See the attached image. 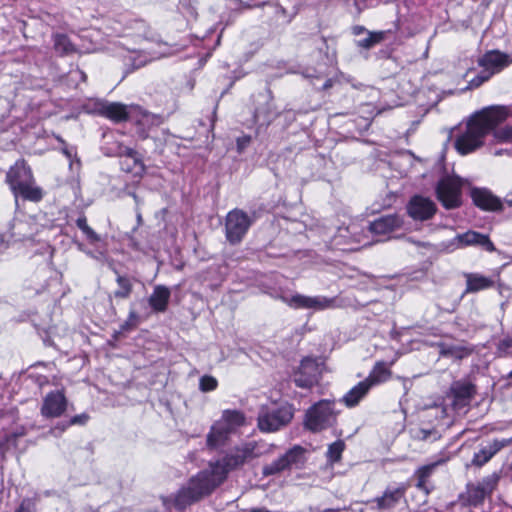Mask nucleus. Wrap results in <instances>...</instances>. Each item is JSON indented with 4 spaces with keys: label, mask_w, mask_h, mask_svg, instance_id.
Segmentation results:
<instances>
[{
    "label": "nucleus",
    "mask_w": 512,
    "mask_h": 512,
    "mask_svg": "<svg viewBox=\"0 0 512 512\" xmlns=\"http://www.w3.org/2000/svg\"><path fill=\"white\" fill-rule=\"evenodd\" d=\"M508 116L504 107L484 108L468 119L465 128L455 139V148L461 155H467L484 145L485 137Z\"/></svg>",
    "instance_id": "obj_1"
},
{
    "label": "nucleus",
    "mask_w": 512,
    "mask_h": 512,
    "mask_svg": "<svg viewBox=\"0 0 512 512\" xmlns=\"http://www.w3.org/2000/svg\"><path fill=\"white\" fill-rule=\"evenodd\" d=\"M223 482V472L218 473L212 464L209 468L199 472L192 477L175 495L174 504L178 509L209 495L217 486Z\"/></svg>",
    "instance_id": "obj_2"
},
{
    "label": "nucleus",
    "mask_w": 512,
    "mask_h": 512,
    "mask_svg": "<svg viewBox=\"0 0 512 512\" xmlns=\"http://www.w3.org/2000/svg\"><path fill=\"white\" fill-rule=\"evenodd\" d=\"M6 182L16 200L19 196L32 202H39L43 198V190L35 185L32 171L24 161H17L9 169Z\"/></svg>",
    "instance_id": "obj_3"
},
{
    "label": "nucleus",
    "mask_w": 512,
    "mask_h": 512,
    "mask_svg": "<svg viewBox=\"0 0 512 512\" xmlns=\"http://www.w3.org/2000/svg\"><path fill=\"white\" fill-rule=\"evenodd\" d=\"M418 245L425 247L431 251L452 253L458 249L465 248L467 246L478 245L483 247L486 251H495V246L487 235L481 234L476 231H467L463 234H457L453 239L448 241H442L436 245L430 243H417Z\"/></svg>",
    "instance_id": "obj_4"
},
{
    "label": "nucleus",
    "mask_w": 512,
    "mask_h": 512,
    "mask_svg": "<svg viewBox=\"0 0 512 512\" xmlns=\"http://www.w3.org/2000/svg\"><path fill=\"white\" fill-rule=\"evenodd\" d=\"M262 453L263 451L259 449L258 443L248 442L231 451L222 459L211 462V464L218 473L223 472L224 481L229 471L243 465L246 461L261 456Z\"/></svg>",
    "instance_id": "obj_5"
},
{
    "label": "nucleus",
    "mask_w": 512,
    "mask_h": 512,
    "mask_svg": "<svg viewBox=\"0 0 512 512\" xmlns=\"http://www.w3.org/2000/svg\"><path fill=\"white\" fill-rule=\"evenodd\" d=\"M293 418L289 405L262 407L258 415V427L263 432H274L286 426Z\"/></svg>",
    "instance_id": "obj_6"
},
{
    "label": "nucleus",
    "mask_w": 512,
    "mask_h": 512,
    "mask_svg": "<svg viewBox=\"0 0 512 512\" xmlns=\"http://www.w3.org/2000/svg\"><path fill=\"white\" fill-rule=\"evenodd\" d=\"M254 219L242 209L235 208L225 218V237L231 245L239 244L252 226Z\"/></svg>",
    "instance_id": "obj_7"
},
{
    "label": "nucleus",
    "mask_w": 512,
    "mask_h": 512,
    "mask_svg": "<svg viewBox=\"0 0 512 512\" xmlns=\"http://www.w3.org/2000/svg\"><path fill=\"white\" fill-rule=\"evenodd\" d=\"M282 302L287 304L289 307L293 309H308L313 311H324L329 309L338 308L340 305L338 304L337 297H326L322 295L317 296H307L303 294L296 293L291 296L282 295L280 296Z\"/></svg>",
    "instance_id": "obj_8"
},
{
    "label": "nucleus",
    "mask_w": 512,
    "mask_h": 512,
    "mask_svg": "<svg viewBox=\"0 0 512 512\" xmlns=\"http://www.w3.org/2000/svg\"><path fill=\"white\" fill-rule=\"evenodd\" d=\"M499 476L496 473L484 477L477 483H469L464 493L460 495L463 505L478 506L481 505L485 498L490 496L496 489Z\"/></svg>",
    "instance_id": "obj_9"
},
{
    "label": "nucleus",
    "mask_w": 512,
    "mask_h": 512,
    "mask_svg": "<svg viewBox=\"0 0 512 512\" xmlns=\"http://www.w3.org/2000/svg\"><path fill=\"white\" fill-rule=\"evenodd\" d=\"M334 403L321 400L312 406L306 413L305 426L313 431H321L331 426L335 421Z\"/></svg>",
    "instance_id": "obj_10"
},
{
    "label": "nucleus",
    "mask_w": 512,
    "mask_h": 512,
    "mask_svg": "<svg viewBox=\"0 0 512 512\" xmlns=\"http://www.w3.org/2000/svg\"><path fill=\"white\" fill-rule=\"evenodd\" d=\"M462 181L457 176H445L436 186L437 199L446 209H455L461 205Z\"/></svg>",
    "instance_id": "obj_11"
},
{
    "label": "nucleus",
    "mask_w": 512,
    "mask_h": 512,
    "mask_svg": "<svg viewBox=\"0 0 512 512\" xmlns=\"http://www.w3.org/2000/svg\"><path fill=\"white\" fill-rule=\"evenodd\" d=\"M98 113L114 122H122L131 119L137 106H127L118 102L99 101L96 103Z\"/></svg>",
    "instance_id": "obj_12"
},
{
    "label": "nucleus",
    "mask_w": 512,
    "mask_h": 512,
    "mask_svg": "<svg viewBox=\"0 0 512 512\" xmlns=\"http://www.w3.org/2000/svg\"><path fill=\"white\" fill-rule=\"evenodd\" d=\"M320 374L321 367L317 360L307 357L302 360L294 382L300 388H310L318 382Z\"/></svg>",
    "instance_id": "obj_13"
},
{
    "label": "nucleus",
    "mask_w": 512,
    "mask_h": 512,
    "mask_svg": "<svg viewBox=\"0 0 512 512\" xmlns=\"http://www.w3.org/2000/svg\"><path fill=\"white\" fill-rule=\"evenodd\" d=\"M437 211L436 204L427 197L413 196L407 204L408 215L417 221L431 219Z\"/></svg>",
    "instance_id": "obj_14"
},
{
    "label": "nucleus",
    "mask_w": 512,
    "mask_h": 512,
    "mask_svg": "<svg viewBox=\"0 0 512 512\" xmlns=\"http://www.w3.org/2000/svg\"><path fill=\"white\" fill-rule=\"evenodd\" d=\"M68 406V401L62 391H51L43 398L41 415L44 418H58L62 416Z\"/></svg>",
    "instance_id": "obj_15"
},
{
    "label": "nucleus",
    "mask_w": 512,
    "mask_h": 512,
    "mask_svg": "<svg viewBox=\"0 0 512 512\" xmlns=\"http://www.w3.org/2000/svg\"><path fill=\"white\" fill-rule=\"evenodd\" d=\"M278 115L279 112L273 102L271 91L267 89L264 93L259 94L258 105L254 111L255 121L260 125L268 126Z\"/></svg>",
    "instance_id": "obj_16"
},
{
    "label": "nucleus",
    "mask_w": 512,
    "mask_h": 512,
    "mask_svg": "<svg viewBox=\"0 0 512 512\" xmlns=\"http://www.w3.org/2000/svg\"><path fill=\"white\" fill-rule=\"evenodd\" d=\"M407 485L400 483L396 486H388L383 494L374 498L371 503L375 504L378 510H390L395 508L404 498Z\"/></svg>",
    "instance_id": "obj_17"
},
{
    "label": "nucleus",
    "mask_w": 512,
    "mask_h": 512,
    "mask_svg": "<svg viewBox=\"0 0 512 512\" xmlns=\"http://www.w3.org/2000/svg\"><path fill=\"white\" fill-rule=\"evenodd\" d=\"M512 445L511 438L493 439L486 444L481 445L478 452L474 453L472 463L475 466L481 467L489 462L499 451L503 448Z\"/></svg>",
    "instance_id": "obj_18"
},
{
    "label": "nucleus",
    "mask_w": 512,
    "mask_h": 512,
    "mask_svg": "<svg viewBox=\"0 0 512 512\" xmlns=\"http://www.w3.org/2000/svg\"><path fill=\"white\" fill-rule=\"evenodd\" d=\"M301 447H294L287 451L284 455L280 456L277 460L263 467L262 473L264 476L278 474L285 469H288L292 464L299 461L302 455Z\"/></svg>",
    "instance_id": "obj_19"
},
{
    "label": "nucleus",
    "mask_w": 512,
    "mask_h": 512,
    "mask_svg": "<svg viewBox=\"0 0 512 512\" xmlns=\"http://www.w3.org/2000/svg\"><path fill=\"white\" fill-rule=\"evenodd\" d=\"M471 197L474 204L482 210L496 212L503 209L502 201L488 189L473 188L471 190Z\"/></svg>",
    "instance_id": "obj_20"
},
{
    "label": "nucleus",
    "mask_w": 512,
    "mask_h": 512,
    "mask_svg": "<svg viewBox=\"0 0 512 512\" xmlns=\"http://www.w3.org/2000/svg\"><path fill=\"white\" fill-rule=\"evenodd\" d=\"M511 62L512 59L509 55L494 50L487 52L479 59V66L484 68L486 71L491 72V75L493 76L507 67Z\"/></svg>",
    "instance_id": "obj_21"
},
{
    "label": "nucleus",
    "mask_w": 512,
    "mask_h": 512,
    "mask_svg": "<svg viewBox=\"0 0 512 512\" xmlns=\"http://www.w3.org/2000/svg\"><path fill=\"white\" fill-rule=\"evenodd\" d=\"M451 392L453 394V404L456 408L460 409L469 405L473 396L476 393L475 386L466 380H460L451 386Z\"/></svg>",
    "instance_id": "obj_22"
},
{
    "label": "nucleus",
    "mask_w": 512,
    "mask_h": 512,
    "mask_svg": "<svg viewBox=\"0 0 512 512\" xmlns=\"http://www.w3.org/2000/svg\"><path fill=\"white\" fill-rule=\"evenodd\" d=\"M402 219L396 214L382 216L370 224V231L374 234L385 235L402 226Z\"/></svg>",
    "instance_id": "obj_23"
},
{
    "label": "nucleus",
    "mask_w": 512,
    "mask_h": 512,
    "mask_svg": "<svg viewBox=\"0 0 512 512\" xmlns=\"http://www.w3.org/2000/svg\"><path fill=\"white\" fill-rule=\"evenodd\" d=\"M171 297L170 289L165 285H156L148 298L151 309L156 313H163L167 310Z\"/></svg>",
    "instance_id": "obj_24"
},
{
    "label": "nucleus",
    "mask_w": 512,
    "mask_h": 512,
    "mask_svg": "<svg viewBox=\"0 0 512 512\" xmlns=\"http://www.w3.org/2000/svg\"><path fill=\"white\" fill-rule=\"evenodd\" d=\"M464 278L466 280V294L492 288L495 284V280L492 277H487L480 273H464Z\"/></svg>",
    "instance_id": "obj_25"
},
{
    "label": "nucleus",
    "mask_w": 512,
    "mask_h": 512,
    "mask_svg": "<svg viewBox=\"0 0 512 512\" xmlns=\"http://www.w3.org/2000/svg\"><path fill=\"white\" fill-rule=\"evenodd\" d=\"M233 432L226 426L224 422L216 421L207 435V446L215 449L226 444Z\"/></svg>",
    "instance_id": "obj_26"
},
{
    "label": "nucleus",
    "mask_w": 512,
    "mask_h": 512,
    "mask_svg": "<svg viewBox=\"0 0 512 512\" xmlns=\"http://www.w3.org/2000/svg\"><path fill=\"white\" fill-rule=\"evenodd\" d=\"M371 387L365 380L352 387L342 398V402L349 408L355 407L367 395Z\"/></svg>",
    "instance_id": "obj_27"
},
{
    "label": "nucleus",
    "mask_w": 512,
    "mask_h": 512,
    "mask_svg": "<svg viewBox=\"0 0 512 512\" xmlns=\"http://www.w3.org/2000/svg\"><path fill=\"white\" fill-rule=\"evenodd\" d=\"M439 353L443 357H450L454 359H464L468 357L472 353V348L465 346L463 344H449V343H441L439 344Z\"/></svg>",
    "instance_id": "obj_28"
},
{
    "label": "nucleus",
    "mask_w": 512,
    "mask_h": 512,
    "mask_svg": "<svg viewBox=\"0 0 512 512\" xmlns=\"http://www.w3.org/2000/svg\"><path fill=\"white\" fill-rule=\"evenodd\" d=\"M391 377L390 367L385 362H377L368 377L364 380L372 388L375 385L386 382Z\"/></svg>",
    "instance_id": "obj_29"
},
{
    "label": "nucleus",
    "mask_w": 512,
    "mask_h": 512,
    "mask_svg": "<svg viewBox=\"0 0 512 512\" xmlns=\"http://www.w3.org/2000/svg\"><path fill=\"white\" fill-rule=\"evenodd\" d=\"M115 154L120 157H126L127 160H131L133 162L132 167H128L127 171L134 170L136 173L142 172L144 170V164L141 159L138 157V154L135 150L130 147L119 144Z\"/></svg>",
    "instance_id": "obj_30"
},
{
    "label": "nucleus",
    "mask_w": 512,
    "mask_h": 512,
    "mask_svg": "<svg viewBox=\"0 0 512 512\" xmlns=\"http://www.w3.org/2000/svg\"><path fill=\"white\" fill-rule=\"evenodd\" d=\"M218 421L224 422V426L228 427L234 433L238 427L244 424L245 418L239 411L226 410Z\"/></svg>",
    "instance_id": "obj_31"
},
{
    "label": "nucleus",
    "mask_w": 512,
    "mask_h": 512,
    "mask_svg": "<svg viewBox=\"0 0 512 512\" xmlns=\"http://www.w3.org/2000/svg\"><path fill=\"white\" fill-rule=\"evenodd\" d=\"M439 462H434L428 465L421 466L416 471L417 484L416 486L428 493L427 482L429 477L433 474Z\"/></svg>",
    "instance_id": "obj_32"
},
{
    "label": "nucleus",
    "mask_w": 512,
    "mask_h": 512,
    "mask_svg": "<svg viewBox=\"0 0 512 512\" xmlns=\"http://www.w3.org/2000/svg\"><path fill=\"white\" fill-rule=\"evenodd\" d=\"M54 48L61 55H68L75 51V47L65 34H55L53 37Z\"/></svg>",
    "instance_id": "obj_33"
},
{
    "label": "nucleus",
    "mask_w": 512,
    "mask_h": 512,
    "mask_svg": "<svg viewBox=\"0 0 512 512\" xmlns=\"http://www.w3.org/2000/svg\"><path fill=\"white\" fill-rule=\"evenodd\" d=\"M385 38V33L380 32H367V36L363 39L355 41V45L363 49H371L376 44L382 42Z\"/></svg>",
    "instance_id": "obj_34"
},
{
    "label": "nucleus",
    "mask_w": 512,
    "mask_h": 512,
    "mask_svg": "<svg viewBox=\"0 0 512 512\" xmlns=\"http://www.w3.org/2000/svg\"><path fill=\"white\" fill-rule=\"evenodd\" d=\"M138 118V123L141 125H147V126H159L163 123V117L157 114L150 113L145 110H141L138 108L136 113Z\"/></svg>",
    "instance_id": "obj_35"
},
{
    "label": "nucleus",
    "mask_w": 512,
    "mask_h": 512,
    "mask_svg": "<svg viewBox=\"0 0 512 512\" xmlns=\"http://www.w3.org/2000/svg\"><path fill=\"white\" fill-rule=\"evenodd\" d=\"M116 282L119 286L117 290L114 291V296L120 299H126L130 296L132 292V283L130 279L126 276L117 275Z\"/></svg>",
    "instance_id": "obj_36"
},
{
    "label": "nucleus",
    "mask_w": 512,
    "mask_h": 512,
    "mask_svg": "<svg viewBox=\"0 0 512 512\" xmlns=\"http://www.w3.org/2000/svg\"><path fill=\"white\" fill-rule=\"evenodd\" d=\"M76 225L85 234L91 243H95L100 240L99 235L87 224V219L85 216L79 217L76 220Z\"/></svg>",
    "instance_id": "obj_37"
},
{
    "label": "nucleus",
    "mask_w": 512,
    "mask_h": 512,
    "mask_svg": "<svg viewBox=\"0 0 512 512\" xmlns=\"http://www.w3.org/2000/svg\"><path fill=\"white\" fill-rule=\"evenodd\" d=\"M345 444L342 440H338L329 445L327 450V458L330 462H338L341 459Z\"/></svg>",
    "instance_id": "obj_38"
},
{
    "label": "nucleus",
    "mask_w": 512,
    "mask_h": 512,
    "mask_svg": "<svg viewBox=\"0 0 512 512\" xmlns=\"http://www.w3.org/2000/svg\"><path fill=\"white\" fill-rule=\"evenodd\" d=\"M493 136L498 143L512 142V125H507L499 129H494Z\"/></svg>",
    "instance_id": "obj_39"
},
{
    "label": "nucleus",
    "mask_w": 512,
    "mask_h": 512,
    "mask_svg": "<svg viewBox=\"0 0 512 512\" xmlns=\"http://www.w3.org/2000/svg\"><path fill=\"white\" fill-rule=\"evenodd\" d=\"M217 386V379L211 375H204L199 380V389L204 393L214 391Z\"/></svg>",
    "instance_id": "obj_40"
},
{
    "label": "nucleus",
    "mask_w": 512,
    "mask_h": 512,
    "mask_svg": "<svg viewBox=\"0 0 512 512\" xmlns=\"http://www.w3.org/2000/svg\"><path fill=\"white\" fill-rule=\"evenodd\" d=\"M492 77L491 72L483 70L473 79L469 81L468 89H474L482 85L484 82L488 81Z\"/></svg>",
    "instance_id": "obj_41"
},
{
    "label": "nucleus",
    "mask_w": 512,
    "mask_h": 512,
    "mask_svg": "<svg viewBox=\"0 0 512 512\" xmlns=\"http://www.w3.org/2000/svg\"><path fill=\"white\" fill-rule=\"evenodd\" d=\"M128 60L131 62L132 69H138L148 62L147 56L140 52L130 53Z\"/></svg>",
    "instance_id": "obj_42"
},
{
    "label": "nucleus",
    "mask_w": 512,
    "mask_h": 512,
    "mask_svg": "<svg viewBox=\"0 0 512 512\" xmlns=\"http://www.w3.org/2000/svg\"><path fill=\"white\" fill-rule=\"evenodd\" d=\"M251 141L252 137L250 135H243L238 137L236 140L237 152L242 154L244 150L250 145Z\"/></svg>",
    "instance_id": "obj_43"
},
{
    "label": "nucleus",
    "mask_w": 512,
    "mask_h": 512,
    "mask_svg": "<svg viewBox=\"0 0 512 512\" xmlns=\"http://www.w3.org/2000/svg\"><path fill=\"white\" fill-rule=\"evenodd\" d=\"M69 426H71L69 421L60 422L56 426L51 428L49 433L54 437H60Z\"/></svg>",
    "instance_id": "obj_44"
},
{
    "label": "nucleus",
    "mask_w": 512,
    "mask_h": 512,
    "mask_svg": "<svg viewBox=\"0 0 512 512\" xmlns=\"http://www.w3.org/2000/svg\"><path fill=\"white\" fill-rule=\"evenodd\" d=\"M63 153L66 155V157L70 160V167L72 168L74 164H76L78 167L80 166V160L76 158V151L74 148H63Z\"/></svg>",
    "instance_id": "obj_45"
},
{
    "label": "nucleus",
    "mask_w": 512,
    "mask_h": 512,
    "mask_svg": "<svg viewBox=\"0 0 512 512\" xmlns=\"http://www.w3.org/2000/svg\"><path fill=\"white\" fill-rule=\"evenodd\" d=\"M89 419V416L88 414L86 413H82L80 415H76V416H73L70 420H69V423L70 425H84L87 423Z\"/></svg>",
    "instance_id": "obj_46"
},
{
    "label": "nucleus",
    "mask_w": 512,
    "mask_h": 512,
    "mask_svg": "<svg viewBox=\"0 0 512 512\" xmlns=\"http://www.w3.org/2000/svg\"><path fill=\"white\" fill-rule=\"evenodd\" d=\"M69 77L75 81H78V80L85 81L86 80V74L80 69H75V70L70 71Z\"/></svg>",
    "instance_id": "obj_47"
},
{
    "label": "nucleus",
    "mask_w": 512,
    "mask_h": 512,
    "mask_svg": "<svg viewBox=\"0 0 512 512\" xmlns=\"http://www.w3.org/2000/svg\"><path fill=\"white\" fill-rule=\"evenodd\" d=\"M352 32L354 35L358 36L362 33L367 32L364 26L356 25L352 28Z\"/></svg>",
    "instance_id": "obj_48"
},
{
    "label": "nucleus",
    "mask_w": 512,
    "mask_h": 512,
    "mask_svg": "<svg viewBox=\"0 0 512 512\" xmlns=\"http://www.w3.org/2000/svg\"><path fill=\"white\" fill-rule=\"evenodd\" d=\"M137 318H138V316H137L136 312L130 311L128 320L131 322L132 326H136Z\"/></svg>",
    "instance_id": "obj_49"
},
{
    "label": "nucleus",
    "mask_w": 512,
    "mask_h": 512,
    "mask_svg": "<svg viewBox=\"0 0 512 512\" xmlns=\"http://www.w3.org/2000/svg\"><path fill=\"white\" fill-rule=\"evenodd\" d=\"M501 347L510 348L512 347V338L508 337L501 341Z\"/></svg>",
    "instance_id": "obj_50"
},
{
    "label": "nucleus",
    "mask_w": 512,
    "mask_h": 512,
    "mask_svg": "<svg viewBox=\"0 0 512 512\" xmlns=\"http://www.w3.org/2000/svg\"><path fill=\"white\" fill-rule=\"evenodd\" d=\"M332 86H333V81H332V79L328 78V79H326V80L324 81V83H323V85H322L321 89H323V90H327V89L331 88Z\"/></svg>",
    "instance_id": "obj_51"
},
{
    "label": "nucleus",
    "mask_w": 512,
    "mask_h": 512,
    "mask_svg": "<svg viewBox=\"0 0 512 512\" xmlns=\"http://www.w3.org/2000/svg\"><path fill=\"white\" fill-rule=\"evenodd\" d=\"M249 512H272L265 507L253 508Z\"/></svg>",
    "instance_id": "obj_52"
},
{
    "label": "nucleus",
    "mask_w": 512,
    "mask_h": 512,
    "mask_svg": "<svg viewBox=\"0 0 512 512\" xmlns=\"http://www.w3.org/2000/svg\"><path fill=\"white\" fill-rule=\"evenodd\" d=\"M132 326L131 322L129 320H127L123 325H122V329L123 330H129Z\"/></svg>",
    "instance_id": "obj_53"
},
{
    "label": "nucleus",
    "mask_w": 512,
    "mask_h": 512,
    "mask_svg": "<svg viewBox=\"0 0 512 512\" xmlns=\"http://www.w3.org/2000/svg\"><path fill=\"white\" fill-rule=\"evenodd\" d=\"M304 76L307 78H315V79L320 78V75L314 76L313 74L309 73L308 71L304 73Z\"/></svg>",
    "instance_id": "obj_54"
},
{
    "label": "nucleus",
    "mask_w": 512,
    "mask_h": 512,
    "mask_svg": "<svg viewBox=\"0 0 512 512\" xmlns=\"http://www.w3.org/2000/svg\"><path fill=\"white\" fill-rule=\"evenodd\" d=\"M15 512H28L23 506H20Z\"/></svg>",
    "instance_id": "obj_55"
},
{
    "label": "nucleus",
    "mask_w": 512,
    "mask_h": 512,
    "mask_svg": "<svg viewBox=\"0 0 512 512\" xmlns=\"http://www.w3.org/2000/svg\"><path fill=\"white\" fill-rule=\"evenodd\" d=\"M502 153H503V151H502V150H496V151L494 152V155L499 156V155H502Z\"/></svg>",
    "instance_id": "obj_56"
},
{
    "label": "nucleus",
    "mask_w": 512,
    "mask_h": 512,
    "mask_svg": "<svg viewBox=\"0 0 512 512\" xmlns=\"http://www.w3.org/2000/svg\"><path fill=\"white\" fill-rule=\"evenodd\" d=\"M506 203L508 204V206L512 207V198L506 199Z\"/></svg>",
    "instance_id": "obj_57"
},
{
    "label": "nucleus",
    "mask_w": 512,
    "mask_h": 512,
    "mask_svg": "<svg viewBox=\"0 0 512 512\" xmlns=\"http://www.w3.org/2000/svg\"><path fill=\"white\" fill-rule=\"evenodd\" d=\"M86 254H87L88 256H90V257H93V258L95 257V256H94V254H93L91 251H86Z\"/></svg>",
    "instance_id": "obj_58"
},
{
    "label": "nucleus",
    "mask_w": 512,
    "mask_h": 512,
    "mask_svg": "<svg viewBox=\"0 0 512 512\" xmlns=\"http://www.w3.org/2000/svg\"><path fill=\"white\" fill-rule=\"evenodd\" d=\"M323 512H338V510L327 509V510H325V511H323Z\"/></svg>",
    "instance_id": "obj_59"
}]
</instances>
